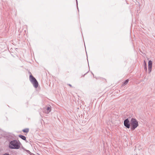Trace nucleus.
I'll return each mask as SVG.
<instances>
[{"mask_svg": "<svg viewBox=\"0 0 155 155\" xmlns=\"http://www.w3.org/2000/svg\"><path fill=\"white\" fill-rule=\"evenodd\" d=\"M152 65V61L151 60L149 61H148V71H149V73H150L151 71Z\"/></svg>", "mask_w": 155, "mask_h": 155, "instance_id": "nucleus-5", "label": "nucleus"}, {"mask_svg": "<svg viewBox=\"0 0 155 155\" xmlns=\"http://www.w3.org/2000/svg\"><path fill=\"white\" fill-rule=\"evenodd\" d=\"M129 81V80L128 79H127V80H126L124 82V83L123 84V85H125L127 84L128 82Z\"/></svg>", "mask_w": 155, "mask_h": 155, "instance_id": "nucleus-9", "label": "nucleus"}, {"mask_svg": "<svg viewBox=\"0 0 155 155\" xmlns=\"http://www.w3.org/2000/svg\"><path fill=\"white\" fill-rule=\"evenodd\" d=\"M27 151L28 152H30L29 151V150H27Z\"/></svg>", "mask_w": 155, "mask_h": 155, "instance_id": "nucleus-13", "label": "nucleus"}, {"mask_svg": "<svg viewBox=\"0 0 155 155\" xmlns=\"http://www.w3.org/2000/svg\"><path fill=\"white\" fill-rule=\"evenodd\" d=\"M20 147V143L16 140L10 141L9 143V148L10 149H18Z\"/></svg>", "mask_w": 155, "mask_h": 155, "instance_id": "nucleus-1", "label": "nucleus"}, {"mask_svg": "<svg viewBox=\"0 0 155 155\" xmlns=\"http://www.w3.org/2000/svg\"><path fill=\"white\" fill-rule=\"evenodd\" d=\"M124 125L126 128H130V122L128 118L126 119L124 121Z\"/></svg>", "mask_w": 155, "mask_h": 155, "instance_id": "nucleus-4", "label": "nucleus"}, {"mask_svg": "<svg viewBox=\"0 0 155 155\" xmlns=\"http://www.w3.org/2000/svg\"><path fill=\"white\" fill-rule=\"evenodd\" d=\"M76 1L77 4V5H78V1H77V0H76Z\"/></svg>", "mask_w": 155, "mask_h": 155, "instance_id": "nucleus-14", "label": "nucleus"}, {"mask_svg": "<svg viewBox=\"0 0 155 155\" xmlns=\"http://www.w3.org/2000/svg\"><path fill=\"white\" fill-rule=\"evenodd\" d=\"M18 137L22 139L23 140H25L26 139V137L23 135H18Z\"/></svg>", "mask_w": 155, "mask_h": 155, "instance_id": "nucleus-7", "label": "nucleus"}, {"mask_svg": "<svg viewBox=\"0 0 155 155\" xmlns=\"http://www.w3.org/2000/svg\"><path fill=\"white\" fill-rule=\"evenodd\" d=\"M22 131L24 133H28L29 131V129L28 128H25L23 129Z\"/></svg>", "mask_w": 155, "mask_h": 155, "instance_id": "nucleus-8", "label": "nucleus"}, {"mask_svg": "<svg viewBox=\"0 0 155 155\" xmlns=\"http://www.w3.org/2000/svg\"><path fill=\"white\" fill-rule=\"evenodd\" d=\"M144 62L145 63V64L144 65V70L146 71H147V64L146 63L145 61H144Z\"/></svg>", "mask_w": 155, "mask_h": 155, "instance_id": "nucleus-10", "label": "nucleus"}, {"mask_svg": "<svg viewBox=\"0 0 155 155\" xmlns=\"http://www.w3.org/2000/svg\"><path fill=\"white\" fill-rule=\"evenodd\" d=\"M130 128L132 130H134L138 126V123L137 120L132 118L130 120Z\"/></svg>", "mask_w": 155, "mask_h": 155, "instance_id": "nucleus-2", "label": "nucleus"}, {"mask_svg": "<svg viewBox=\"0 0 155 155\" xmlns=\"http://www.w3.org/2000/svg\"><path fill=\"white\" fill-rule=\"evenodd\" d=\"M29 79L34 87L35 88H37L38 86V83L35 78L31 75L29 76Z\"/></svg>", "mask_w": 155, "mask_h": 155, "instance_id": "nucleus-3", "label": "nucleus"}, {"mask_svg": "<svg viewBox=\"0 0 155 155\" xmlns=\"http://www.w3.org/2000/svg\"><path fill=\"white\" fill-rule=\"evenodd\" d=\"M51 107H48L46 108V110L47 111L46 112V113L47 114L49 113L51 111Z\"/></svg>", "mask_w": 155, "mask_h": 155, "instance_id": "nucleus-6", "label": "nucleus"}, {"mask_svg": "<svg viewBox=\"0 0 155 155\" xmlns=\"http://www.w3.org/2000/svg\"><path fill=\"white\" fill-rule=\"evenodd\" d=\"M3 155H10L8 153H6L4 154Z\"/></svg>", "mask_w": 155, "mask_h": 155, "instance_id": "nucleus-11", "label": "nucleus"}, {"mask_svg": "<svg viewBox=\"0 0 155 155\" xmlns=\"http://www.w3.org/2000/svg\"><path fill=\"white\" fill-rule=\"evenodd\" d=\"M68 85H69L71 87H72L71 85V84H68Z\"/></svg>", "mask_w": 155, "mask_h": 155, "instance_id": "nucleus-12", "label": "nucleus"}]
</instances>
